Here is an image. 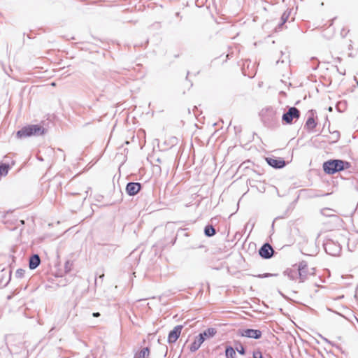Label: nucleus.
I'll return each mask as SVG.
<instances>
[{
	"instance_id": "6ab92c4d",
	"label": "nucleus",
	"mask_w": 358,
	"mask_h": 358,
	"mask_svg": "<svg viewBox=\"0 0 358 358\" xmlns=\"http://www.w3.org/2000/svg\"><path fill=\"white\" fill-rule=\"evenodd\" d=\"M253 358H262V354L259 350L253 352Z\"/></svg>"
},
{
	"instance_id": "5701e85b",
	"label": "nucleus",
	"mask_w": 358,
	"mask_h": 358,
	"mask_svg": "<svg viewBox=\"0 0 358 358\" xmlns=\"http://www.w3.org/2000/svg\"><path fill=\"white\" fill-rule=\"evenodd\" d=\"M357 85H358V81H357Z\"/></svg>"
},
{
	"instance_id": "f3484780",
	"label": "nucleus",
	"mask_w": 358,
	"mask_h": 358,
	"mask_svg": "<svg viewBox=\"0 0 358 358\" xmlns=\"http://www.w3.org/2000/svg\"><path fill=\"white\" fill-rule=\"evenodd\" d=\"M9 169V166L6 164H0V176H6Z\"/></svg>"
},
{
	"instance_id": "4be33fe9",
	"label": "nucleus",
	"mask_w": 358,
	"mask_h": 358,
	"mask_svg": "<svg viewBox=\"0 0 358 358\" xmlns=\"http://www.w3.org/2000/svg\"><path fill=\"white\" fill-rule=\"evenodd\" d=\"M93 316L95 317H97L100 316V314H99V313H93Z\"/></svg>"
},
{
	"instance_id": "39448f33",
	"label": "nucleus",
	"mask_w": 358,
	"mask_h": 358,
	"mask_svg": "<svg viewBox=\"0 0 358 358\" xmlns=\"http://www.w3.org/2000/svg\"><path fill=\"white\" fill-rule=\"evenodd\" d=\"M183 329L182 325H177L176 326L172 331H171L168 336V342L169 343H173L176 342V341L180 337L182 330Z\"/></svg>"
},
{
	"instance_id": "f03ea898",
	"label": "nucleus",
	"mask_w": 358,
	"mask_h": 358,
	"mask_svg": "<svg viewBox=\"0 0 358 358\" xmlns=\"http://www.w3.org/2000/svg\"><path fill=\"white\" fill-rule=\"evenodd\" d=\"M350 167V164L349 162L340 159H331L323 164L324 171L327 174H334Z\"/></svg>"
},
{
	"instance_id": "1a4fd4ad",
	"label": "nucleus",
	"mask_w": 358,
	"mask_h": 358,
	"mask_svg": "<svg viewBox=\"0 0 358 358\" xmlns=\"http://www.w3.org/2000/svg\"><path fill=\"white\" fill-rule=\"evenodd\" d=\"M205 337H202L201 335H199L195 337L194 341L189 345V350L192 352H196L201 345V344L204 342Z\"/></svg>"
},
{
	"instance_id": "aec40b11",
	"label": "nucleus",
	"mask_w": 358,
	"mask_h": 358,
	"mask_svg": "<svg viewBox=\"0 0 358 358\" xmlns=\"http://www.w3.org/2000/svg\"><path fill=\"white\" fill-rule=\"evenodd\" d=\"M274 275H275L271 274V273H265V274H263V275H259L258 277L259 278H266V277L274 276Z\"/></svg>"
},
{
	"instance_id": "4468645a",
	"label": "nucleus",
	"mask_w": 358,
	"mask_h": 358,
	"mask_svg": "<svg viewBox=\"0 0 358 358\" xmlns=\"http://www.w3.org/2000/svg\"><path fill=\"white\" fill-rule=\"evenodd\" d=\"M150 356V349L144 348L137 353H136L134 358H148Z\"/></svg>"
},
{
	"instance_id": "412c9836",
	"label": "nucleus",
	"mask_w": 358,
	"mask_h": 358,
	"mask_svg": "<svg viewBox=\"0 0 358 358\" xmlns=\"http://www.w3.org/2000/svg\"><path fill=\"white\" fill-rule=\"evenodd\" d=\"M237 351L241 355H244L245 354V350H244V348L242 345L240 347V348H237Z\"/></svg>"
},
{
	"instance_id": "20e7f679",
	"label": "nucleus",
	"mask_w": 358,
	"mask_h": 358,
	"mask_svg": "<svg viewBox=\"0 0 358 358\" xmlns=\"http://www.w3.org/2000/svg\"><path fill=\"white\" fill-rule=\"evenodd\" d=\"M299 116V110L295 107H292L282 115V120L287 124H291L294 119H298Z\"/></svg>"
},
{
	"instance_id": "f8f14e48",
	"label": "nucleus",
	"mask_w": 358,
	"mask_h": 358,
	"mask_svg": "<svg viewBox=\"0 0 358 358\" xmlns=\"http://www.w3.org/2000/svg\"><path fill=\"white\" fill-rule=\"evenodd\" d=\"M317 123L313 117H310L306 122L305 127L308 131H313L316 127Z\"/></svg>"
},
{
	"instance_id": "7ed1b4c3",
	"label": "nucleus",
	"mask_w": 358,
	"mask_h": 358,
	"mask_svg": "<svg viewBox=\"0 0 358 358\" xmlns=\"http://www.w3.org/2000/svg\"><path fill=\"white\" fill-rule=\"evenodd\" d=\"M299 282H303L310 276L315 274V268L308 265L306 262H302L299 264Z\"/></svg>"
},
{
	"instance_id": "dca6fc26",
	"label": "nucleus",
	"mask_w": 358,
	"mask_h": 358,
	"mask_svg": "<svg viewBox=\"0 0 358 358\" xmlns=\"http://www.w3.org/2000/svg\"><path fill=\"white\" fill-rule=\"evenodd\" d=\"M225 355L227 358H235L236 352L232 347H227L226 348Z\"/></svg>"
},
{
	"instance_id": "f257e3e1",
	"label": "nucleus",
	"mask_w": 358,
	"mask_h": 358,
	"mask_svg": "<svg viewBox=\"0 0 358 358\" xmlns=\"http://www.w3.org/2000/svg\"><path fill=\"white\" fill-rule=\"evenodd\" d=\"M45 132V128L41 124H29L17 131L16 136L18 138H24L33 136H41Z\"/></svg>"
},
{
	"instance_id": "6e6552de",
	"label": "nucleus",
	"mask_w": 358,
	"mask_h": 358,
	"mask_svg": "<svg viewBox=\"0 0 358 358\" xmlns=\"http://www.w3.org/2000/svg\"><path fill=\"white\" fill-rule=\"evenodd\" d=\"M241 336L248 338H259L262 336V333L259 330L256 329H245L241 332Z\"/></svg>"
},
{
	"instance_id": "a211bd4d",
	"label": "nucleus",
	"mask_w": 358,
	"mask_h": 358,
	"mask_svg": "<svg viewBox=\"0 0 358 358\" xmlns=\"http://www.w3.org/2000/svg\"><path fill=\"white\" fill-rule=\"evenodd\" d=\"M215 234V229L212 226H207L205 228V234L208 236H212Z\"/></svg>"
},
{
	"instance_id": "9b49d317",
	"label": "nucleus",
	"mask_w": 358,
	"mask_h": 358,
	"mask_svg": "<svg viewBox=\"0 0 358 358\" xmlns=\"http://www.w3.org/2000/svg\"><path fill=\"white\" fill-rule=\"evenodd\" d=\"M299 267L295 268L294 266L288 269L287 273L288 276L293 280H299Z\"/></svg>"
},
{
	"instance_id": "9d476101",
	"label": "nucleus",
	"mask_w": 358,
	"mask_h": 358,
	"mask_svg": "<svg viewBox=\"0 0 358 358\" xmlns=\"http://www.w3.org/2000/svg\"><path fill=\"white\" fill-rule=\"evenodd\" d=\"M141 187L138 182H129L127 185L126 191L129 195H135L140 191Z\"/></svg>"
},
{
	"instance_id": "2eb2a0df",
	"label": "nucleus",
	"mask_w": 358,
	"mask_h": 358,
	"mask_svg": "<svg viewBox=\"0 0 358 358\" xmlns=\"http://www.w3.org/2000/svg\"><path fill=\"white\" fill-rule=\"evenodd\" d=\"M217 333V330L215 328H208L203 333L199 334V335H201L202 337H205L206 338H209L213 337Z\"/></svg>"
},
{
	"instance_id": "ddd939ff",
	"label": "nucleus",
	"mask_w": 358,
	"mask_h": 358,
	"mask_svg": "<svg viewBox=\"0 0 358 358\" xmlns=\"http://www.w3.org/2000/svg\"><path fill=\"white\" fill-rule=\"evenodd\" d=\"M40 264V258L38 255H34L32 257H31L29 260V268L31 269L36 268Z\"/></svg>"
},
{
	"instance_id": "0eeeda50",
	"label": "nucleus",
	"mask_w": 358,
	"mask_h": 358,
	"mask_svg": "<svg viewBox=\"0 0 358 358\" xmlns=\"http://www.w3.org/2000/svg\"><path fill=\"white\" fill-rule=\"evenodd\" d=\"M266 161L270 166L275 169H281L285 166V162L282 159L267 157Z\"/></svg>"
},
{
	"instance_id": "423d86ee",
	"label": "nucleus",
	"mask_w": 358,
	"mask_h": 358,
	"mask_svg": "<svg viewBox=\"0 0 358 358\" xmlns=\"http://www.w3.org/2000/svg\"><path fill=\"white\" fill-rule=\"evenodd\" d=\"M273 249L268 243H265L260 248L259 253L260 256L264 259H268L271 257L273 255Z\"/></svg>"
}]
</instances>
